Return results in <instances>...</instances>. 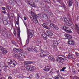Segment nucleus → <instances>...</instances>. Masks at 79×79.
<instances>
[{
	"instance_id": "obj_59",
	"label": "nucleus",
	"mask_w": 79,
	"mask_h": 79,
	"mask_svg": "<svg viewBox=\"0 0 79 79\" xmlns=\"http://www.w3.org/2000/svg\"><path fill=\"white\" fill-rule=\"evenodd\" d=\"M35 2H39V0H35Z\"/></svg>"
},
{
	"instance_id": "obj_6",
	"label": "nucleus",
	"mask_w": 79,
	"mask_h": 79,
	"mask_svg": "<svg viewBox=\"0 0 79 79\" xmlns=\"http://www.w3.org/2000/svg\"><path fill=\"white\" fill-rule=\"evenodd\" d=\"M27 55L26 52H23L17 54V57L19 58H21L22 56H26Z\"/></svg>"
},
{
	"instance_id": "obj_60",
	"label": "nucleus",
	"mask_w": 79,
	"mask_h": 79,
	"mask_svg": "<svg viewBox=\"0 0 79 79\" xmlns=\"http://www.w3.org/2000/svg\"><path fill=\"white\" fill-rule=\"evenodd\" d=\"M43 39H44V40H47V38L46 37H44L43 38Z\"/></svg>"
},
{
	"instance_id": "obj_56",
	"label": "nucleus",
	"mask_w": 79,
	"mask_h": 79,
	"mask_svg": "<svg viewBox=\"0 0 79 79\" xmlns=\"http://www.w3.org/2000/svg\"><path fill=\"white\" fill-rule=\"evenodd\" d=\"M24 20H27V18L26 17H23Z\"/></svg>"
},
{
	"instance_id": "obj_21",
	"label": "nucleus",
	"mask_w": 79,
	"mask_h": 79,
	"mask_svg": "<svg viewBox=\"0 0 79 79\" xmlns=\"http://www.w3.org/2000/svg\"><path fill=\"white\" fill-rule=\"evenodd\" d=\"M16 4L18 5H19V6H21V5H22L21 2L19 0H17L16 1Z\"/></svg>"
},
{
	"instance_id": "obj_14",
	"label": "nucleus",
	"mask_w": 79,
	"mask_h": 79,
	"mask_svg": "<svg viewBox=\"0 0 79 79\" xmlns=\"http://www.w3.org/2000/svg\"><path fill=\"white\" fill-rule=\"evenodd\" d=\"M68 42V44L72 45H74V43L73 41L71 40H69Z\"/></svg>"
},
{
	"instance_id": "obj_35",
	"label": "nucleus",
	"mask_w": 79,
	"mask_h": 79,
	"mask_svg": "<svg viewBox=\"0 0 79 79\" xmlns=\"http://www.w3.org/2000/svg\"><path fill=\"white\" fill-rule=\"evenodd\" d=\"M54 73V71H53V69H52L50 72H49V73L50 74H52V73Z\"/></svg>"
},
{
	"instance_id": "obj_29",
	"label": "nucleus",
	"mask_w": 79,
	"mask_h": 79,
	"mask_svg": "<svg viewBox=\"0 0 79 79\" xmlns=\"http://www.w3.org/2000/svg\"><path fill=\"white\" fill-rule=\"evenodd\" d=\"M43 53H44V56H47L48 57V55H47V52H46V51H45V52H43Z\"/></svg>"
},
{
	"instance_id": "obj_20",
	"label": "nucleus",
	"mask_w": 79,
	"mask_h": 79,
	"mask_svg": "<svg viewBox=\"0 0 79 79\" xmlns=\"http://www.w3.org/2000/svg\"><path fill=\"white\" fill-rule=\"evenodd\" d=\"M33 63V62H31L30 61H26L25 62V64H32Z\"/></svg>"
},
{
	"instance_id": "obj_23",
	"label": "nucleus",
	"mask_w": 79,
	"mask_h": 79,
	"mask_svg": "<svg viewBox=\"0 0 79 79\" xmlns=\"http://www.w3.org/2000/svg\"><path fill=\"white\" fill-rule=\"evenodd\" d=\"M5 9H6V8L5 7H2V10H4V11H2V13H4V14H6V10H5Z\"/></svg>"
},
{
	"instance_id": "obj_27",
	"label": "nucleus",
	"mask_w": 79,
	"mask_h": 79,
	"mask_svg": "<svg viewBox=\"0 0 79 79\" xmlns=\"http://www.w3.org/2000/svg\"><path fill=\"white\" fill-rule=\"evenodd\" d=\"M28 33H29V34L30 35H33V34H34V32L33 31L31 30L29 31Z\"/></svg>"
},
{
	"instance_id": "obj_63",
	"label": "nucleus",
	"mask_w": 79,
	"mask_h": 79,
	"mask_svg": "<svg viewBox=\"0 0 79 79\" xmlns=\"http://www.w3.org/2000/svg\"><path fill=\"white\" fill-rule=\"evenodd\" d=\"M76 55H77V56H79V53L78 54H76Z\"/></svg>"
},
{
	"instance_id": "obj_25",
	"label": "nucleus",
	"mask_w": 79,
	"mask_h": 79,
	"mask_svg": "<svg viewBox=\"0 0 79 79\" xmlns=\"http://www.w3.org/2000/svg\"><path fill=\"white\" fill-rule=\"evenodd\" d=\"M55 26V24H53V23H51L49 26L50 27H53V29H54V27Z\"/></svg>"
},
{
	"instance_id": "obj_11",
	"label": "nucleus",
	"mask_w": 79,
	"mask_h": 79,
	"mask_svg": "<svg viewBox=\"0 0 79 79\" xmlns=\"http://www.w3.org/2000/svg\"><path fill=\"white\" fill-rule=\"evenodd\" d=\"M9 3L10 5H14L15 4H16V1L15 0H9Z\"/></svg>"
},
{
	"instance_id": "obj_43",
	"label": "nucleus",
	"mask_w": 79,
	"mask_h": 79,
	"mask_svg": "<svg viewBox=\"0 0 79 79\" xmlns=\"http://www.w3.org/2000/svg\"><path fill=\"white\" fill-rule=\"evenodd\" d=\"M69 35L68 34H65L64 35V36L65 37L66 39H67L68 38V37L69 36Z\"/></svg>"
},
{
	"instance_id": "obj_57",
	"label": "nucleus",
	"mask_w": 79,
	"mask_h": 79,
	"mask_svg": "<svg viewBox=\"0 0 79 79\" xmlns=\"http://www.w3.org/2000/svg\"><path fill=\"white\" fill-rule=\"evenodd\" d=\"M19 22V21H16V24H17V25H18V24H19V23H18Z\"/></svg>"
},
{
	"instance_id": "obj_2",
	"label": "nucleus",
	"mask_w": 79,
	"mask_h": 79,
	"mask_svg": "<svg viewBox=\"0 0 79 79\" xmlns=\"http://www.w3.org/2000/svg\"><path fill=\"white\" fill-rule=\"evenodd\" d=\"M8 64L10 67H14L17 65V62L15 60L12 61L11 60H9V61L8 62Z\"/></svg>"
},
{
	"instance_id": "obj_53",
	"label": "nucleus",
	"mask_w": 79,
	"mask_h": 79,
	"mask_svg": "<svg viewBox=\"0 0 79 79\" xmlns=\"http://www.w3.org/2000/svg\"><path fill=\"white\" fill-rule=\"evenodd\" d=\"M46 2H48V3H50L51 2H50V0H46Z\"/></svg>"
},
{
	"instance_id": "obj_39",
	"label": "nucleus",
	"mask_w": 79,
	"mask_h": 79,
	"mask_svg": "<svg viewBox=\"0 0 79 79\" xmlns=\"http://www.w3.org/2000/svg\"><path fill=\"white\" fill-rule=\"evenodd\" d=\"M66 68V67H63L62 69L60 70V71L64 72V69H65Z\"/></svg>"
},
{
	"instance_id": "obj_45",
	"label": "nucleus",
	"mask_w": 79,
	"mask_h": 79,
	"mask_svg": "<svg viewBox=\"0 0 79 79\" xmlns=\"http://www.w3.org/2000/svg\"><path fill=\"white\" fill-rule=\"evenodd\" d=\"M21 69V70H22L23 71H24V70L26 69L25 68V67H22Z\"/></svg>"
},
{
	"instance_id": "obj_64",
	"label": "nucleus",
	"mask_w": 79,
	"mask_h": 79,
	"mask_svg": "<svg viewBox=\"0 0 79 79\" xmlns=\"http://www.w3.org/2000/svg\"><path fill=\"white\" fill-rule=\"evenodd\" d=\"M77 65L79 67V63L77 64Z\"/></svg>"
},
{
	"instance_id": "obj_3",
	"label": "nucleus",
	"mask_w": 79,
	"mask_h": 79,
	"mask_svg": "<svg viewBox=\"0 0 79 79\" xmlns=\"http://www.w3.org/2000/svg\"><path fill=\"white\" fill-rule=\"evenodd\" d=\"M2 51V53H1V56H3V55L5 54H6L8 53V51L6 50V49L0 46V51ZM2 53V54H1Z\"/></svg>"
},
{
	"instance_id": "obj_31",
	"label": "nucleus",
	"mask_w": 79,
	"mask_h": 79,
	"mask_svg": "<svg viewBox=\"0 0 79 79\" xmlns=\"http://www.w3.org/2000/svg\"><path fill=\"white\" fill-rule=\"evenodd\" d=\"M33 35H28L27 37L28 39H29V38H32L33 37Z\"/></svg>"
},
{
	"instance_id": "obj_61",
	"label": "nucleus",
	"mask_w": 79,
	"mask_h": 79,
	"mask_svg": "<svg viewBox=\"0 0 79 79\" xmlns=\"http://www.w3.org/2000/svg\"><path fill=\"white\" fill-rule=\"evenodd\" d=\"M27 33H29V29L28 28H27Z\"/></svg>"
},
{
	"instance_id": "obj_19",
	"label": "nucleus",
	"mask_w": 79,
	"mask_h": 79,
	"mask_svg": "<svg viewBox=\"0 0 79 79\" xmlns=\"http://www.w3.org/2000/svg\"><path fill=\"white\" fill-rule=\"evenodd\" d=\"M68 58H69L70 59H73V55L71 54H69L67 56Z\"/></svg>"
},
{
	"instance_id": "obj_36",
	"label": "nucleus",
	"mask_w": 79,
	"mask_h": 79,
	"mask_svg": "<svg viewBox=\"0 0 79 79\" xmlns=\"http://www.w3.org/2000/svg\"><path fill=\"white\" fill-rule=\"evenodd\" d=\"M3 19V15L2 14H0V19Z\"/></svg>"
},
{
	"instance_id": "obj_28",
	"label": "nucleus",
	"mask_w": 79,
	"mask_h": 79,
	"mask_svg": "<svg viewBox=\"0 0 79 79\" xmlns=\"http://www.w3.org/2000/svg\"><path fill=\"white\" fill-rule=\"evenodd\" d=\"M75 29L76 30L77 29H77H79V27L78 26V25H77V24H75Z\"/></svg>"
},
{
	"instance_id": "obj_40",
	"label": "nucleus",
	"mask_w": 79,
	"mask_h": 79,
	"mask_svg": "<svg viewBox=\"0 0 79 79\" xmlns=\"http://www.w3.org/2000/svg\"><path fill=\"white\" fill-rule=\"evenodd\" d=\"M19 18H21V16H19V15H18L17 19V21H19Z\"/></svg>"
},
{
	"instance_id": "obj_32",
	"label": "nucleus",
	"mask_w": 79,
	"mask_h": 79,
	"mask_svg": "<svg viewBox=\"0 0 79 79\" xmlns=\"http://www.w3.org/2000/svg\"><path fill=\"white\" fill-rule=\"evenodd\" d=\"M35 78L36 79H38L39 78V75L37 73L36 75L35 76Z\"/></svg>"
},
{
	"instance_id": "obj_51",
	"label": "nucleus",
	"mask_w": 79,
	"mask_h": 79,
	"mask_svg": "<svg viewBox=\"0 0 79 79\" xmlns=\"http://www.w3.org/2000/svg\"><path fill=\"white\" fill-rule=\"evenodd\" d=\"M45 69H46V71H49L50 70V69L49 68H45Z\"/></svg>"
},
{
	"instance_id": "obj_15",
	"label": "nucleus",
	"mask_w": 79,
	"mask_h": 79,
	"mask_svg": "<svg viewBox=\"0 0 79 79\" xmlns=\"http://www.w3.org/2000/svg\"><path fill=\"white\" fill-rule=\"evenodd\" d=\"M42 26L44 27V28H46L47 29H50V27H48L47 26V24L44 23L42 25Z\"/></svg>"
},
{
	"instance_id": "obj_34",
	"label": "nucleus",
	"mask_w": 79,
	"mask_h": 79,
	"mask_svg": "<svg viewBox=\"0 0 79 79\" xmlns=\"http://www.w3.org/2000/svg\"><path fill=\"white\" fill-rule=\"evenodd\" d=\"M18 54L15 53L13 54V56L14 58H16Z\"/></svg>"
},
{
	"instance_id": "obj_4",
	"label": "nucleus",
	"mask_w": 79,
	"mask_h": 79,
	"mask_svg": "<svg viewBox=\"0 0 79 79\" xmlns=\"http://www.w3.org/2000/svg\"><path fill=\"white\" fill-rule=\"evenodd\" d=\"M68 20H67V21L64 20L65 23L67 24V26H73V22H72V19L71 18H69L68 19Z\"/></svg>"
},
{
	"instance_id": "obj_7",
	"label": "nucleus",
	"mask_w": 79,
	"mask_h": 79,
	"mask_svg": "<svg viewBox=\"0 0 79 79\" xmlns=\"http://www.w3.org/2000/svg\"><path fill=\"white\" fill-rule=\"evenodd\" d=\"M46 35L48 37H52L53 35V33L52 31H47L46 32Z\"/></svg>"
},
{
	"instance_id": "obj_9",
	"label": "nucleus",
	"mask_w": 79,
	"mask_h": 79,
	"mask_svg": "<svg viewBox=\"0 0 79 79\" xmlns=\"http://www.w3.org/2000/svg\"><path fill=\"white\" fill-rule=\"evenodd\" d=\"M27 50L29 52H32L34 53L36 52V49H35L34 47H31L30 48L27 49Z\"/></svg>"
},
{
	"instance_id": "obj_24",
	"label": "nucleus",
	"mask_w": 79,
	"mask_h": 79,
	"mask_svg": "<svg viewBox=\"0 0 79 79\" xmlns=\"http://www.w3.org/2000/svg\"><path fill=\"white\" fill-rule=\"evenodd\" d=\"M25 69H28V70H30L31 71V66L27 65L26 67H25Z\"/></svg>"
},
{
	"instance_id": "obj_49",
	"label": "nucleus",
	"mask_w": 79,
	"mask_h": 79,
	"mask_svg": "<svg viewBox=\"0 0 79 79\" xmlns=\"http://www.w3.org/2000/svg\"><path fill=\"white\" fill-rule=\"evenodd\" d=\"M34 23L35 24H37V23H38V20H35L34 21Z\"/></svg>"
},
{
	"instance_id": "obj_54",
	"label": "nucleus",
	"mask_w": 79,
	"mask_h": 79,
	"mask_svg": "<svg viewBox=\"0 0 79 79\" xmlns=\"http://www.w3.org/2000/svg\"><path fill=\"white\" fill-rule=\"evenodd\" d=\"M59 78H60V77H55V79H59Z\"/></svg>"
},
{
	"instance_id": "obj_26",
	"label": "nucleus",
	"mask_w": 79,
	"mask_h": 79,
	"mask_svg": "<svg viewBox=\"0 0 79 79\" xmlns=\"http://www.w3.org/2000/svg\"><path fill=\"white\" fill-rule=\"evenodd\" d=\"M11 42L13 44H14L15 46H16V47H18V45L16 44V42H15L14 40L11 41Z\"/></svg>"
},
{
	"instance_id": "obj_1",
	"label": "nucleus",
	"mask_w": 79,
	"mask_h": 79,
	"mask_svg": "<svg viewBox=\"0 0 79 79\" xmlns=\"http://www.w3.org/2000/svg\"><path fill=\"white\" fill-rule=\"evenodd\" d=\"M58 58L56 60V61H57V62H59V63H63L64 61H66V57L61 55L58 56Z\"/></svg>"
},
{
	"instance_id": "obj_38",
	"label": "nucleus",
	"mask_w": 79,
	"mask_h": 79,
	"mask_svg": "<svg viewBox=\"0 0 79 79\" xmlns=\"http://www.w3.org/2000/svg\"><path fill=\"white\" fill-rule=\"evenodd\" d=\"M5 34L6 35H7V37H10V34H9L8 33L6 32L5 33Z\"/></svg>"
},
{
	"instance_id": "obj_17",
	"label": "nucleus",
	"mask_w": 79,
	"mask_h": 79,
	"mask_svg": "<svg viewBox=\"0 0 79 79\" xmlns=\"http://www.w3.org/2000/svg\"><path fill=\"white\" fill-rule=\"evenodd\" d=\"M30 14H31V15H32V16L33 17H35V16H37V15L35 13H34L33 11H31L30 12Z\"/></svg>"
},
{
	"instance_id": "obj_30",
	"label": "nucleus",
	"mask_w": 79,
	"mask_h": 79,
	"mask_svg": "<svg viewBox=\"0 0 79 79\" xmlns=\"http://www.w3.org/2000/svg\"><path fill=\"white\" fill-rule=\"evenodd\" d=\"M67 39H68L69 40H71V39H72V37L70 35H69V36H68V37L67 38Z\"/></svg>"
},
{
	"instance_id": "obj_50",
	"label": "nucleus",
	"mask_w": 79,
	"mask_h": 79,
	"mask_svg": "<svg viewBox=\"0 0 79 79\" xmlns=\"http://www.w3.org/2000/svg\"><path fill=\"white\" fill-rule=\"evenodd\" d=\"M17 71V69H14V70H13V72L14 73H16Z\"/></svg>"
},
{
	"instance_id": "obj_12",
	"label": "nucleus",
	"mask_w": 79,
	"mask_h": 79,
	"mask_svg": "<svg viewBox=\"0 0 79 79\" xmlns=\"http://www.w3.org/2000/svg\"><path fill=\"white\" fill-rule=\"evenodd\" d=\"M48 57L49 60H51V61H53V60H54L53 57L51 56V55H50V54H48Z\"/></svg>"
},
{
	"instance_id": "obj_41",
	"label": "nucleus",
	"mask_w": 79,
	"mask_h": 79,
	"mask_svg": "<svg viewBox=\"0 0 79 79\" xmlns=\"http://www.w3.org/2000/svg\"><path fill=\"white\" fill-rule=\"evenodd\" d=\"M20 32H21L20 30H18V31H17V35H18L19 36V35H20Z\"/></svg>"
},
{
	"instance_id": "obj_44",
	"label": "nucleus",
	"mask_w": 79,
	"mask_h": 79,
	"mask_svg": "<svg viewBox=\"0 0 79 79\" xmlns=\"http://www.w3.org/2000/svg\"><path fill=\"white\" fill-rule=\"evenodd\" d=\"M5 33H6V31H3L2 32V35H3L4 37H5V35H4V34H5Z\"/></svg>"
},
{
	"instance_id": "obj_37",
	"label": "nucleus",
	"mask_w": 79,
	"mask_h": 79,
	"mask_svg": "<svg viewBox=\"0 0 79 79\" xmlns=\"http://www.w3.org/2000/svg\"><path fill=\"white\" fill-rule=\"evenodd\" d=\"M73 79H79V77H78L76 76L73 77Z\"/></svg>"
},
{
	"instance_id": "obj_8",
	"label": "nucleus",
	"mask_w": 79,
	"mask_h": 79,
	"mask_svg": "<svg viewBox=\"0 0 79 79\" xmlns=\"http://www.w3.org/2000/svg\"><path fill=\"white\" fill-rule=\"evenodd\" d=\"M63 29L67 33H71V30H68V29H69V28L67 27L66 26H64Z\"/></svg>"
},
{
	"instance_id": "obj_42",
	"label": "nucleus",
	"mask_w": 79,
	"mask_h": 79,
	"mask_svg": "<svg viewBox=\"0 0 79 79\" xmlns=\"http://www.w3.org/2000/svg\"><path fill=\"white\" fill-rule=\"evenodd\" d=\"M23 23L25 25L26 27H27V23H26V22L24 21V20H23Z\"/></svg>"
},
{
	"instance_id": "obj_22",
	"label": "nucleus",
	"mask_w": 79,
	"mask_h": 79,
	"mask_svg": "<svg viewBox=\"0 0 79 79\" xmlns=\"http://www.w3.org/2000/svg\"><path fill=\"white\" fill-rule=\"evenodd\" d=\"M30 69H31V71H33L35 70V67H34L33 66H30Z\"/></svg>"
},
{
	"instance_id": "obj_48",
	"label": "nucleus",
	"mask_w": 79,
	"mask_h": 79,
	"mask_svg": "<svg viewBox=\"0 0 79 79\" xmlns=\"http://www.w3.org/2000/svg\"><path fill=\"white\" fill-rule=\"evenodd\" d=\"M75 6L76 8H77V7H78V2H77V3L76 2Z\"/></svg>"
},
{
	"instance_id": "obj_55",
	"label": "nucleus",
	"mask_w": 79,
	"mask_h": 79,
	"mask_svg": "<svg viewBox=\"0 0 79 79\" xmlns=\"http://www.w3.org/2000/svg\"><path fill=\"white\" fill-rule=\"evenodd\" d=\"M3 2H2V0H0V3L1 5H2V3Z\"/></svg>"
},
{
	"instance_id": "obj_58",
	"label": "nucleus",
	"mask_w": 79,
	"mask_h": 79,
	"mask_svg": "<svg viewBox=\"0 0 79 79\" xmlns=\"http://www.w3.org/2000/svg\"><path fill=\"white\" fill-rule=\"evenodd\" d=\"M8 79H13V78H12V77H8Z\"/></svg>"
},
{
	"instance_id": "obj_33",
	"label": "nucleus",
	"mask_w": 79,
	"mask_h": 79,
	"mask_svg": "<svg viewBox=\"0 0 79 79\" xmlns=\"http://www.w3.org/2000/svg\"><path fill=\"white\" fill-rule=\"evenodd\" d=\"M54 29H55V30H58L59 29V28L58 27H57V26L55 25L54 27Z\"/></svg>"
},
{
	"instance_id": "obj_62",
	"label": "nucleus",
	"mask_w": 79,
	"mask_h": 79,
	"mask_svg": "<svg viewBox=\"0 0 79 79\" xmlns=\"http://www.w3.org/2000/svg\"><path fill=\"white\" fill-rule=\"evenodd\" d=\"M77 32L79 34V29L77 30Z\"/></svg>"
},
{
	"instance_id": "obj_16",
	"label": "nucleus",
	"mask_w": 79,
	"mask_h": 79,
	"mask_svg": "<svg viewBox=\"0 0 79 79\" xmlns=\"http://www.w3.org/2000/svg\"><path fill=\"white\" fill-rule=\"evenodd\" d=\"M1 21H3V23L4 25H7L8 24V22L6 20H3V19H1Z\"/></svg>"
},
{
	"instance_id": "obj_5",
	"label": "nucleus",
	"mask_w": 79,
	"mask_h": 79,
	"mask_svg": "<svg viewBox=\"0 0 79 79\" xmlns=\"http://www.w3.org/2000/svg\"><path fill=\"white\" fill-rule=\"evenodd\" d=\"M25 2L27 3L28 4V5H30V6H32L33 7H35V3L32 1L30 0H25Z\"/></svg>"
},
{
	"instance_id": "obj_18",
	"label": "nucleus",
	"mask_w": 79,
	"mask_h": 79,
	"mask_svg": "<svg viewBox=\"0 0 79 79\" xmlns=\"http://www.w3.org/2000/svg\"><path fill=\"white\" fill-rule=\"evenodd\" d=\"M53 44H54V45L55 46H56H56L58 45V41L56 40H54Z\"/></svg>"
},
{
	"instance_id": "obj_13",
	"label": "nucleus",
	"mask_w": 79,
	"mask_h": 79,
	"mask_svg": "<svg viewBox=\"0 0 79 79\" xmlns=\"http://www.w3.org/2000/svg\"><path fill=\"white\" fill-rule=\"evenodd\" d=\"M74 3V1L73 0H69V6H71Z\"/></svg>"
},
{
	"instance_id": "obj_52",
	"label": "nucleus",
	"mask_w": 79,
	"mask_h": 79,
	"mask_svg": "<svg viewBox=\"0 0 79 79\" xmlns=\"http://www.w3.org/2000/svg\"><path fill=\"white\" fill-rule=\"evenodd\" d=\"M4 68L5 69H7V68H8V66H6L4 67Z\"/></svg>"
},
{
	"instance_id": "obj_47",
	"label": "nucleus",
	"mask_w": 79,
	"mask_h": 79,
	"mask_svg": "<svg viewBox=\"0 0 79 79\" xmlns=\"http://www.w3.org/2000/svg\"><path fill=\"white\" fill-rule=\"evenodd\" d=\"M29 39L28 38V39L26 41V44H28V43L29 42Z\"/></svg>"
},
{
	"instance_id": "obj_46",
	"label": "nucleus",
	"mask_w": 79,
	"mask_h": 79,
	"mask_svg": "<svg viewBox=\"0 0 79 79\" xmlns=\"http://www.w3.org/2000/svg\"><path fill=\"white\" fill-rule=\"evenodd\" d=\"M40 56H41V57H42V56H44V53H43V52L42 53H40Z\"/></svg>"
},
{
	"instance_id": "obj_10",
	"label": "nucleus",
	"mask_w": 79,
	"mask_h": 79,
	"mask_svg": "<svg viewBox=\"0 0 79 79\" xmlns=\"http://www.w3.org/2000/svg\"><path fill=\"white\" fill-rule=\"evenodd\" d=\"M13 51L15 52L16 53H19V52H21L22 51L20 48H13Z\"/></svg>"
}]
</instances>
